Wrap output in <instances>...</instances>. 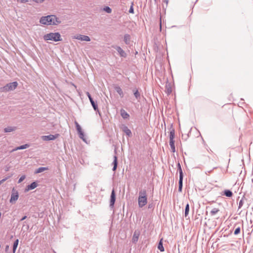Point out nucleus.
Here are the masks:
<instances>
[{"instance_id":"33","label":"nucleus","mask_w":253,"mask_h":253,"mask_svg":"<svg viewBox=\"0 0 253 253\" xmlns=\"http://www.w3.org/2000/svg\"><path fill=\"white\" fill-rule=\"evenodd\" d=\"M75 124L76 129H77L78 132L82 131V128L80 126V125L77 122H75Z\"/></svg>"},{"instance_id":"44","label":"nucleus","mask_w":253,"mask_h":253,"mask_svg":"<svg viewBox=\"0 0 253 253\" xmlns=\"http://www.w3.org/2000/svg\"><path fill=\"white\" fill-rule=\"evenodd\" d=\"M152 207H153V205H152V204H149V205H148V208H149V209H151V208H152Z\"/></svg>"},{"instance_id":"38","label":"nucleus","mask_w":253,"mask_h":253,"mask_svg":"<svg viewBox=\"0 0 253 253\" xmlns=\"http://www.w3.org/2000/svg\"><path fill=\"white\" fill-rule=\"evenodd\" d=\"M26 178V176L25 175H22L20 178L18 180V183H20L21 182H22Z\"/></svg>"},{"instance_id":"35","label":"nucleus","mask_w":253,"mask_h":253,"mask_svg":"<svg viewBox=\"0 0 253 253\" xmlns=\"http://www.w3.org/2000/svg\"><path fill=\"white\" fill-rule=\"evenodd\" d=\"M112 164L113 166H118V160H117V156L115 155L114 156V160L112 163Z\"/></svg>"},{"instance_id":"25","label":"nucleus","mask_w":253,"mask_h":253,"mask_svg":"<svg viewBox=\"0 0 253 253\" xmlns=\"http://www.w3.org/2000/svg\"><path fill=\"white\" fill-rule=\"evenodd\" d=\"M158 249L161 251V252H164L165 251V249L163 245V242H162V239L160 240V241L159 243L158 246Z\"/></svg>"},{"instance_id":"39","label":"nucleus","mask_w":253,"mask_h":253,"mask_svg":"<svg viewBox=\"0 0 253 253\" xmlns=\"http://www.w3.org/2000/svg\"><path fill=\"white\" fill-rule=\"evenodd\" d=\"M11 176V175H10L9 176H7L2 179H1V180H0V185L3 183L5 181H6L7 179H8L9 178H10V177Z\"/></svg>"},{"instance_id":"9","label":"nucleus","mask_w":253,"mask_h":253,"mask_svg":"<svg viewBox=\"0 0 253 253\" xmlns=\"http://www.w3.org/2000/svg\"><path fill=\"white\" fill-rule=\"evenodd\" d=\"M75 39L82 41L89 42L90 41V38L85 35H79L75 37Z\"/></svg>"},{"instance_id":"8","label":"nucleus","mask_w":253,"mask_h":253,"mask_svg":"<svg viewBox=\"0 0 253 253\" xmlns=\"http://www.w3.org/2000/svg\"><path fill=\"white\" fill-rule=\"evenodd\" d=\"M138 202L139 207L140 208H142L146 205L147 203V197H138Z\"/></svg>"},{"instance_id":"14","label":"nucleus","mask_w":253,"mask_h":253,"mask_svg":"<svg viewBox=\"0 0 253 253\" xmlns=\"http://www.w3.org/2000/svg\"><path fill=\"white\" fill-rule=\"evenodd\" d=\"M30 145L28 144H25L24 145H21L20 146H18V147H17L16 148H15L14 149H13L11 152H14V151H17V150H22V149H26L28 147H29Z\"/></svg>"},{"instance_id":"18","label":"nucleus","mask_w":253,"mask_h":253,"mask_svg":"<svg viewBox=\"0 0 253 253\" xmlns=\"http://www.w3.org/2000/svg\"><path fill=\"white\" fill-rule=\"evenodd\" d=\"M123 130L128 136H130L131 135V130L127 126H125L123 127Z\"/></svg>"},{"instance_id":"32","label":"nucleus","mask_w":253,"mask_h":253,"mask_svg":"<svg viewBox=\"0 0 253 253\" xmlns=\"http://www.w3.org/2000/svg\"><path fill=\"white\" fill-rule=\"evenodd\" d=\"M189 211V205L188 204H187L186 205V207H185V213H184V214H185V217H186L188 215Z\"/></svg>"},{"instance_id":"24","label":"nucleus","mask_w":253,"mask_h":253,"mask_svg":"<svg viewBox=\"0 0 253 253\" xmlns=\"http://www.w3.org/2000/svg\"><path fill=\"white\" fill-rule=\"evenodd\" d=\"M18 243H19V240L18 239H16L14 242V243H13V253H15L16 250V249L17 248V246H18Z\"/></svg>"},{"instance_id":"26","label":"nucleus","mask_w":253,"mask_h":253,"mask_svg":"<svg viewBox=\"0 0 253 253\" xmlns=\"http://www.w3.org/2000/svg\"><path fill=\"white\" fill-rule=\"evenodd\" d=\"M147 197L146 190L143 189V190H141L139 191L138 197Z\"/></svg>"},{"instance_id":"7","label":"nucleus","mask_w":253,"mask_h":253,"mask_svg":"<svg viewBox=\"0 0 253 253\" xmlns=\"http://www.w3.org/2000/svg\"><path fill=\"white\" fill-rule=\"evenodd\" d=\"M116 201V194L114 189H113L110 196V207L113 208Z\"/></svg>"},{"instance_id":"37","label":"nucleus","mask_w":253,"mask_h":253,"mask_svg":"<svg viewBox=\"0 0 253 253\" xmlns=\"http://www.w3.org/2000/svg\"><path fill=\"white\" fill-rule=\"evenodd\" d=\"M244 204V199L242 198L239 203L238 209L241 208Z\"/></svg>"},{"instance_id":"13","label":"nucleus","mask_w":253,"mask_h":253,"mask_svg":"<svg viewBox=\"0 0 253 253\" xmlns=\"http://www.w3.org/2000/svg\"><path fill=\"white\" fill-rule=\"evenodd\" d=\"M120 114L124 119H127L129 118V115L123 109H121Z\"/></svg>"},{"instance_id":"41","label":"nucleus","mask_w":253,"mask_h":253,"mask_svg":"<svg viewBox=\"0 0 253 253\" xmlns=\"http://www.w3.org/2000/svg\"><path fill=\"white\" fill-rule=\"evenodd\" d=\"M33 1H35L37 3H42L45 0H32Z\"/></svg>"},{"instance_id":"6","label":"nucleus","mask_w":253,"mask_h":253,"mask_svg":"<svg viewBox=\"0 0 253 253\" xmlns=\"http://www.w3.org/2000/svg\"><path fill=\"white\" fill-rule=\"evenodd\" d=\"M59 135V134H56L55 135L50 134L48 135H43L42 136V139L43 141L53 140L57 138Z\"/></svg>"},{"instance_id":"36","label":"nucleus","mask_w":253,"mask_h":253,"mask_svg":"<svg viewBox=\"0 0 253 253\" xmlns=\"http://www.w3.org/2000/svg\"><path fill=\"white\" fill-rule=\"evenodd\" d=\"M240 231H241L240 227H238L236 228V229L235 230L234 234V235H237L240 233Z\"/></svg>"},{"instance_id":"17","label":"nucleus","mask_w":253,"mask_h":253,"mask_svg":"<svg viewBox=\"0 0 253 253\" xmlns=\"http://www.w3.org/2000/svg\"><path fill=\"white\" fill-rule=\"evenodd\" d=\"M16 127L14 126H7L4 128V131L5 132H12L16 129Z\"/></svg>"},{"instance_id":"29","label":"nucleus","mask_w":253,"mask_h":253,"mask_svg":"<svg viewBox=\"0 0 253 253\" xmlns=\"http://www.w3.org/2000/svg\"><path fill=\"white\" fill-rule=\"evenodd\" d=\"M217 168L216 167H211V168H210L209 169H207L206 171H205V173L207 174V175H209L210 173H211L212 170L214 169H216Z\"/></svg>"},{"instance_id":"20","label":"nucleus","mask_w":253,"mask_h":253,"mask_svg":"<svg viewBox=\"0 0 253 253\" xmlns=\"http://www.w3.org/2000/svg\"><path fill=\"white\" fill-rule=\"evenodd\" d=\"M47 169H48L47 167H40L36 170L35 173H39L42 172L43 171L47 170Z\"/></svg>"},{"instance_id":"10","label":"nucleus","mask_w":253,"mask_h":253,"mask_svg":"<svg viewBox=\"0 0 253 253\" xmlns=\"http://www.w3.org/2000/svg\"><path fill=\"white\" fill-rule=\"evenodd\" d=\"M139 235H140L139 231L135 230L133 233L132 238V243H136V242H137Z\"/></svg>"},{"instance_id":"31","label":"nucleus","mask_w":253,"mask_h":253,"mask_svg":"<svg viewBox=\"0 0 253 253\" xmlns=\"http://www.w3.org/2000/svg\"><path fill=\"white\" fill-rule=\"evenodd\" d=\"M79 134V137L81 139H82L84 141L86 142V139L84 138V134L83 131L78 132Z\"/></svg>"},{"instance_id":"2","label":"nucleus","mask_w":253,"mask_h":253,"mask_svg":"<svg viewBox=\"0 0 253 253\" xmlns=\"http://www.w3.org/2000/svg\"><path fill=\"white\" fill-rule=\"evenodd\" d=\"M43 39L45 41H52L55 42L62 41L61 35L58 32L50 33L45 34L43 36Z\"/></svg>"},{"instance_id":"30","label":"nucleus","mask_w":253,"mask_h":253,"mask_svg":"<svg viewBox=\"0 0 253 253\" xmlns=\"http://www.w3.org/2000/svg\"><path fill=\"white\" fill-rule=\"evenodd\" d=\"M219 210L217 208H213L210 212V214L211 216L215 215L217 213Z\"/></svg>"},{"instance_id":"11","label":"nucleus","mask_w":253,"mask_h":253,"mask_svg":"<svg viewBox=\"0 0 253 253\" xmlns=\"http://www.w3.org/2000/svg\"><path fill=\"white\" fill-rule=\"evenodd\" d=\"M37 186H38L37 183L35 181L33 182L31 184L27 186V187H26V188L25 189V192H26L30 190H33V189H35V188H36Z\"/></svg>"},{"instance_id":"1","label":"nucleus","mask_w":253,"mask_h":253,"mask_svg":"<svg viewBox=\"0 0 253 253\" xmlns=\"http://www.w3.org/2000/svg\"><path fill=\"white\" fill-rule=\"evenodd\" d=\"M41 24L46 25H58L61 23L60 19L54 15L42 16L40 20Z\"/></svg>"},{"instance_id":"40","label":"nucleus","mask_w":253,"mask_h":253,"mask_svg":"<svg viewBox=\"0 0 253 253\" xmlns=\"http://www.w3.org/2000/svg\"><path fill=\"white\" fill-rule=\"evenodd\" d=\"M129 12L130 13H134V9L133 7V3H132L131 5L130 6V7L129 9Z\"/></svg>"},{"instance_id":"42","label":"nucleus","mask_w":253,"mask_h":253,"mask_svg":"<svg viewBox=\"0 0 253 253\" xmlns=\"http://www.w3.org/2000/svg\"><path fill=\"white\" fill-rule=\"evenodd\" d=\"M117 166H113V168L112 169L113 171H116L117 169Z\"/></svg>"},{"instance_id":"15","label":"nucleus","mask_w":253,"mask_h":253,"mask_svg":"<svg viewBox=\"0 0 253 253\" xmlns=\"http://www.w3.org/2000/svg\"><path fill=\"white\" fill-rule=\"evenodd\" d=\"M133 92L134 93V95L136 99L139 101L141 98L140 93L139 92L137 89H133Z\"/></svg>"},{"instance_id":"5","label":"nucleus","mask_w":253,"mask_h":253,"mask_svg":"<svg viewBox=\"0 0 253 253\" xmlns=\"http://www.w3.org/2000/svg\"><path fill=\"white\" fill-rule=\"evenodd\" d=\"M86 94L87 96V97H88V99H89V100L90 102V103H91L93 109L94 110V111H97L99 113V110L98 108V105H97V103L93 100V98H92V97H91V95L90 94V93H89V92L87 91L86 92Z\"/></svg>"},{"instance_id":"45","label":"nucleus","mask_w":253,"mask_h":253,"mask_svg":"<svg viewBox=\"0 0 253 253\" xmlns=\"http://www.w3.org/2000/svg\"><path fill=\"white\" fill-rule=\"evenodd\" d=\"M171 89H169H169H168V93H171Z\"/></svg>"},{"instance_id":"22","label":"nucleus","mask_w":253,"mask_h":253,"mask_svg":"<svg viewBox=\"0 0 253 253\" xmlns=\"http://www.w3.org/2000/svg\"><path fill=\"white\" fill-rule=\"evenodd\" d=\"M178 184V191H181L183 186V177L180 176V177H179Z\"/></svg>"},{"instance_id":"21","label":"nucleus","mask_w":253,"mask_h":253,"mask_svg":"<svg viewBox=\"0 0 253 253\" xmlns=\"http://www.w3.org/2000/svg\"><path fill=\"white\" fill-rule=\"evenodd\" d=\"M224 195L227 197H231L233 195V193L230 190H225L224 191Z\"/></svg>"},{"instance_id":"4","label":"nucleus","mask_w":253,"mask_h":253,"mask_svg":"<svg viewBox=\"0 0 253 253\" xmlns=\"http://www.w3.org/2000/svg\"><path fill=\"white\" fill-rule=\"evenodd\" d=\"M18 197L19 193L18 191L16 190L15 188H13L12 189L10 203L12 204L15 203L18 200Z\"/></svg>"},{"instance_id":"43","label":"nucleus","mask_w":253,"mask_h":253,"mask_svg":"<svg viewBox=\"0 0 253 253\" xmlns=\"http://www.w3.org/2000/svg\"><path fill=\"white\" fill-rule=\"evenodd\" d=\"M27 218V216L25 215L21 219V221H23L24 220H25L26 218Z\"/></svg>"},{"instance_id":"28","label":"nucleus","mask_w":253,"mask_h":253,"mask_svg":"<svg viewBox=\"0 0 253 253\" xmlns=\"http://www.w3.org/2000/svg\"><path fill=\"white\" fill-rule=\"evenodd\" d=\"M177 167H178V170L179 172V177H180V176L183 177L182 170L181 167V165L179 163H178L177 164Z\"/></svg>"},{"instance_id":"34","label":"nucleus","mask_w":253,"mask_h":253,"mask_svg":"<svg viewBox=\"0 0 253 253\" xmlns=\"http://www.w3.org/2000/svg\"><path fill=\"white\" fill-rule=\"evenodd\" d=\"M103 10L108 13H111L112 12V9L109 6H105Z\"/></svg>"},{"instance_id":"3","label":"nucleus","mask_w":253,"mask_h":253,"mask_svg":"<svg viewBox=\"0 0 253 253\" xmlns=\"http://www.w3.org/2000/svg\"><path fill=\"white\" fill-rule=\"evenodd\" d=\"M18 85L17 82H13L6 84L3 87L0 88V92H7L15 89Z\"/></svg>"},{"instance_id":"12","label":"nucleus","mask_w":253,"mask_h":253,"mask_svg":"<svg viewBox=\"0 0 253 253\" xmlns=\"http://www.w3.org/2000/svg\"><path fill=\"white\" fill-rule=\"evenodd\" d=\"M115 48L116 49L121 57H126V53L121 47L117 46Z\"/></svg>"},{"instance_id":"16","label":"nucleus","mask_w":253,"mask_h":253,"mask_svg":"<svg viewBox=\"0 0 253 253\" xmlns=\"http://www.w3.org/2000/svg\"><path fill=\"white\" fill-rule=\"evenodd\" d=\"M175 135V131L173 128H170L169 132V141L174 140V137Z\"/></svg>"},{"instance_id":"23","label":"nucleus","mask_w":253,"mask_h":253,"mask_svg":"<svg viewBox=\"0 0 253 253\" xmlns=\"http://www.w3.org/2000/svg\"><path fill=\"white\" fill-rule=\"evenodd\" d=\"M169 145L171 148V150L172 152H175V148L174 146V140L169 141Z\"/></svg>"},{"instance_id":"19","label":"nucleus","mask_w":253,"mask_h":253,"mask_svg":"<svg viewBox=\"0 0 253 253\" xmlns=\"http://www.w3.org/2000/svg\"><path fill=\"white\" fill-rule=\"evenodd\" d=\"M130 36L128 34H126L124 36V42L126 44H129L130 42Z\"/></svg>"},{"instance_id":"27","label":"nucleus","mask_w":253,"mask_h":253,"mask_svg":"<svg viewBox=\"0 0 253 253\" xmlns=\"http://www.w3.org/2000/svg\"><path fill=\"white\" fill-rule=\"evenodd\" d=\"M116 90L117 92L120 95L121 97H122L124 96L123 91L120 87H117L116 88Z\"/></svg>"}]
</instances>
